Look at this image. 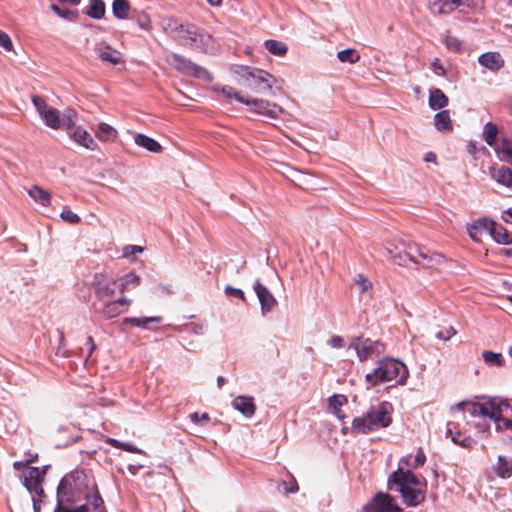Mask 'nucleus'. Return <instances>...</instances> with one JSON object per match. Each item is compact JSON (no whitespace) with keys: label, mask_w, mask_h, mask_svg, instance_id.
I'll use <instances>...</instances> for the list:
<instances>
[{"label":"nucleus","mask_w":512,"mask_h":512,"mask_svg":"<svg viewBox=\"0 0 512 512\" xmlns=\"http://www.w3.org/2000/svg\"><path fill=\"white\" fill-rule=\"evenodd\" d=\"M140 277L128 273L119 280L99 281L95 288V310L105 319L118 317L126 312L131 300L125 296V291L137 287Z\"/></svg>","instance_id":"1"},{"label":"nucleus","mask_w":512,"mask_h":512,"mask_svg":"<svg viewBox=\"0 0 512 512\" xmlns=\"http://www.w3.org/2000/svg\"><path fill=\"white\" fill-rule=\"evenodd\" d=\"M388 485L391 489L395 486L405 505L415 507L425 500V489L422 482L409 470H404L399 467L397 471L393 472L389 479Z\"/></svg>","instance_id":"2"},{"label":"nucleus","mask_w":512,"mask_h":512,"mask_svg":"<svg viewBox=\"0 0 512 512\" xmlns=\"http://www.w3.org/2000/svg\"><path fill=\"white\" fill-rule=\"evenodd\" d=\"M233 75L239 85L259 94L270 93L277 82L269 72L249 66H236L233 68Z\"/></svg>","instance_id":"3"},{"label":"nucleus","mask_w":512,"mask_h":512,"mask_svg":"<svg viewBox=\"0 0 512 512\" xmlns=\"http://www.w3.org/2000/svg\"><path fill=\"white\" fill-rule=\"evenodd\" d=\"M169 34L181 44L192 49L208 52L213 49V38L193 24L171 23L167 28Z\"/></svg>","instance_id":"4"},{"label":"nucleus","mask_w":512,"mask_h":512,"mask_svg":"<svg viewBox=\"0 0 512 512\" xmlns=\"http://www.w3.org/2000/svg\"><path fill=\"white\" fill-rule=\"evenodd\" d=\"M392 405L389 402H382L372 406L363 415L354 418L352 429L358 433H369L388 427L392 422Z\"/></svg>","instance_id":"5"},{"label":"nucleus","mask_w":512,"mask_h":512,"mask_svg":"<svg viewBox=\"0 0 512 512\" xmlns=\"http://www.w3.org/2000/svg\"><path fill=\"white\" fill-rule=\"evenodd\" d=\"M409 376L408 369L404 363L394 358H384L378 361L376 368L365 376L370 386H376L389 381H396L404 384Z\"/></svg>","instance_id":"6"},{"label":"nucleus","mask_w":512,"mask_h":512,"mask_svg":"<svg viewBox=\"0 0 512 512\" xmlns=\"http://www.w3.org/2000/svg\"><path fill=\"white\" fill-rule=\"evenodd\" d=\"M215 91L227 99H236L238 102L249 106L251 112L270 119H277L279 114L284 113V109L280 105L262 98L244 96L231 86L215 87Z\"/></svg>","instance_id":"7"},{"label":"nucleus","mask_w":512,"mask_h":512,"mask_svg":"<svg viewBox=\"0 0 512 512\" xmlns=\"http://www.w3.org/2000/svg\"><path fill=\"white\" fill-rule=\"evenodd\" d=\"M386 249L398 264L403 265L406 263V260L415 264L420 262L421 254L424 253L426 248L421 247L414 242L401 240L398 246L387 244Z\"/></svg>","instance_id":"8"},{"label":"nucleus","mask_w":512,"mask_h":512,"mask_svg":"<svg viewBox=\"0 0 512 512\" xmlns=\"http://www.w3.org/2000/svg\"><path fill=\"white\" fill-rule=\"evenodd\" d=\"M349 349H353L359 361L364 362L382 354L384 352V345L370 338L358 337L352 341Z\"/></svg>","instance_id":"9"},{"label":"nucleus","mask_w":512,"mask_h":512,"mask_svg":"<svg viewBox=\"0 0 512 512\" xmlns=\"http://www.w3.org/2000/svg\"><path fill=\"white\" fill-rule=\"evenodd\" d=\"M32 103L46 126L52 129L61 128L60 113L57 109L49 106L42 97L37 95L32 96Z\"/></svg>","instance_id":"10"},{"label":"nucleus","mask_w":512,"mask_h":512,"mask_svg":"<svg viewBox=\"0 0 512 512\" xmlns=\"http://www.w3.org/2000/svg\"><path fill=\"white\" fill-rule=\"evenodd\" d=\"M44 475L45 471L38 467H27L22 474L23 485L31 494H35L39 498L44 497V490L42 487Z\"/></svg>","instance_id":"11"},{"label":"nucleus","mask_w":512,"mask_h":512,"mask_svg":"<svg viewBox=\"0 0 512 512\" xmlns=\"http://www.w3.org/2000/svg\"><path fill=\"white\" fill-rule=\"evenodd\" d=\"M167 62L176 70L184 74L194 75L199 78H205L208 76V72L205 69L197 66L179 54L172 53L167 57Z\"/></svg>","instance_id":"12"},{"label":"nucleus","mask_w":512,"mask_h":512,"mask_svg":"<svg viewBox=\"0 0 512 512\" xmlns=\"http://www.w3.org/2000/svg\"><path fill=\"white\" fill-rule=\"evenodd\" d=\"M363 512H402L395 499L386 493H377Z\"/></svg>","instance_id":"13"},{"label":"nucleus","mask_w":512,"mask_h":512,"mask_svg":"<svg viewBox=\"0 0 512 512\" xmlns=\"http://www.w3.org/2000/svg\"><path fill=\"white\" fill-rule=\"evenodd\" d=\"M85 499V504L74 509L59 507L55 512H106L103 506V500L97 490L88 493Z\"/></svg>","instance_id":"14"},{"label":"nucleus","mask_w":512,"mask_h":512,"mask_svg":"<svg viewBox=\"0 0 512 512\" xmlns=\"http://www.w3.org/2000/svg\"><path fill=\"white\" fill-rule=\"evenodd\" d=\"M253 289L257 298L260 302L261 313L266 315L271 312L273 308L277 305V300L273 296V294L269 291V289L261 284L259 280H256L253 285Z\"/></svg>","instance_id":"15"},{"label":"nucleus","mask_w":512,"mask_h":512,"mask_svg":"<svg viewBox=\"0 0 512 512\" xmlns=\"http://www.w3.org/2000/svg\"><path fill=\"white\" fill-rule=\"evenodd\" d=\"M68 136L78 145L84 147L87 150L95 151L98 149L96 141L88 133V131L81 126L72 127L68 131Z\"/></svg>","instance_id":"16"},{"label":"nucleus","mask_w":512,"mask_h":512,"mask_svg":"<svg viewBox=\"0 0 512 512\" xmlns=\"http://www.w3.org/2000/svg\"><path fill=\"white\" fill-rule=\"evenodd\" d=\"M96 55L106 63L117 65L122 62V54L105 42H99L94 47Z\"/></svg>","instance_id":"17"},{"label":"nucleus","mask_w":512,"mask_h":512,"mask_svg":"<svg viewBox=\"0 0 512 512\" xmlns=\"http://www.w3.org/2000/svg\"><path fill=\"white\" fill-rule=\"evenodd\" d=\"M460 0H428V7L433 14L446 15L461 7Z\"/></svg>","instance_id":"18"},{"label":"nucleus","mask_w":512,"mask_h":512,"mask_svg":"<svg viewBox=\"0 0 512 512\" xmlns=\"http://www.w3.org/2000/svg\"><path fill=\"white\" fill-rule=\"evenodd\" d=\"M491 220L487 218L478 219L467 226V232L471 239L481 241L482 236L490 232Z\"/></svg>","instance_id":"19"},{"label":"nucleus","mask_w":512,"mask_h":512,"mask_svg":"<svg viewBox=\"0 0 512 512\" xmlns=\"http://www.w3.org/2000/svg\"><path fill=\"white\" fill-rule=\"evenodd\" d=\"M94 134L100 142L104 143L114 142L118 137L117 129L105 122L97 124Z\"/></svg>","instance_id":"20"},{"label":"nucleus","mask_w":512,"mask_h":512,"mask_svg":"<svg viewBox=\"0 0 512 512\" xmlns=\"http://www.w3.org/2000/svg\"><path fill=\"white\" fill-rule=\"evenodd\" d=\"M478 62L483 67L496 71L504 66V60L497 52H486L479 56Z\"/></svg>","instance_id":"21"},{"label":"nucleus","mask_w":512,"mask_h":512,"mask_svg":"<svg viewBox=\"0 0 512 512\" xmlns=\"http://www.w3.org/2000/svg\"><path fill=\"white\" fill-rule=\"evenodd\" d=\"M444 262L445 258L442 254L425 249L424 253L421 254L420 262H418L417 265L423 268L436 269Z\"/></svg>","instance_id":"22"},{"label":"nucleus","mask_w":512,"mask_h":512,"mask_svg":"<svg viewBox=\"0 0 512 512\" xmlns=\"http://www.w3.org/2000/svg\"><path fill=\"white\" fill-rule=\"evenodd\" d=\"M232 406L242 413L245 417H252L255 413L256 406L254 404L253 398L248 396H237L233 402Z\"/></svg>","instance_id":"23"},{"label":"nucleus","mask_w":512,"mask_h":512,"mask_svg":"<svg viewBox=\"0 0 512 512\" xmlns=\"http://www.w3.org/2000/svg\"><path fill=\"white\" fill-rule=\"evenodd\" d=\"M490 175L497 183L512 188V169L506 166L491 167Z\"/></svg>","instance_id":"24"},{"label":"nucleus","mask_w":512,"mask_h":512,"mask_svg":"<svg viewBox=\"0 0 512 512\" xmlns=\"http://www.w3.org/2000/svg\"><path fill=\"white\" fill-rule=\"evenodd\" d=\"M493 472L501 479L512 477V458L499 455L492 467Z\"/></svg>","instance_id":"25"},{"label":"nucleus","mask_w":512,"mask_h":512,"mask_svg":"<svg viewBox=\"0 0 512 512\" xmlns=\"http://www.w3.org/2000/svg\"><path fill=\"white\" fill-rule=\"evenodd\" d=\"M495 153L500 161L512 165V138H502L495 146Z\"/></svg>","instance_id":"26"},{"label":"nucleus","mask_w":512,"mask_h":512,"mask_svg":"<svg viewBox=\"0 0 512 512\" xmlns=\"http://www.w3.org/2000/svg\"><path fill=\"white\" fill-rule=\"evenodd\" d=\"M489 235L493 238L495 242L502 245H510L512 235L509 234L507 229L501 224H497L494 221H491L490 232Z\"/></svg>","instance_id":"27"},{"label":"nucleus","mask_w":512,"mask_h":512,"mask_svg":"<svg viewBox=\"0 0 512 512\" xmlns=\"http://www.w3.org/2000/svg\"><path fill=\"white\" fill-rule=\"evenodd\" d=\"M28 195L40 206L49 207L51 204V194L39 185H33L28 190Z\"/></svg>","instance_id":"28"},{"label":"nucleus","mask_w":512,"mask_h":512,"mask_svg":"<svg viewBox=\"0 0 512 512\" xmlns=\"http://www.w3.org/2000/svg\"><path fill=\"white\" fill-rule=\"evenodd\" d=\"M448 105V97L439 88L430 90L429 106L433 110L443 109Z\"/></svg>","instance_id":"29"},{"label":"nucleus","mask_w":512,"mask_h":512,"mask_svg":"<svg viewBox=\"0 0 512 512\" xmlns=\"http://www.w3.org/2000/svg\"><path fill=\"white\" fill-rule=\"evenodd\" d=\"M434 125L438 131L448 132L452 130V120L448 110H442L435 114Z\"/></svg>","instance_id":"30"},{"label":"nucleus","mask_w":512,"mask_h":512,"mask_svg":"<svg viewBox=\"0 0 512 512\" xmlns=\"http://www.w3.org/2000/svg\"><path fill=\"white\" fill-rule=\"evenodd\" d=\"M134 141L138 146L145 148L149 152L159 153L162 150L161 145L156 140L144 134L135 135Z\"/></svg>","instance_id":"31"},{"label":"nucleus","mask_w":512,"mask_h":512,"mask_svg":"<svg viewBox=\"0 0 512 512\" xmlns=\"http://www.w3.org/2000/svg\"><path fill=\"white\" fill-rule=\"evenodd\" d=\"M451 425H452V423L448 422L447 429H446V436L447 437L450 436L452 441L455 444H458L465 448H471L475 444V440L471 437H462V435L460 433L454 434Z\"/></svg>","instance_id":"32"},{"label":"nucleus","mask_w":512,"mask_h":512,"mask_svg":"<svg viewBox=\"0 0 512 512\" xmlns=\"http://www.w3.org/2000/svg\"><path fill=\"white\" fill-rule=\"evenodd\" d=\"M347 404V397L342 394H334L328 399V406L330 411L338 418H342L341 407Z\"/></svg>","instance_id":"33"},{"label":"nucleus","mask_w":512,"mask_h":512,"mask_svg":"<svg viewBox=\"0 0 512 512\" xmlns=\"http://www.w3.org/2000/svg\"><path fill=\"white\" fill-rule=\"evenodd\" d=\"M162 321L161 316L153 317H131L123 320L124 324H128L135 327L146 328L149 323H159Z\"/></svg>","instance_id":"34"},{"label":"nucleus","mask_w":512,"mask_h":512,"mask_svg":"<svg viewBox=\"0 0 512 512\" xmlns=\"http://www.w3.org/2000/svg\"><path fill=\"white\" fill-rule=\"evenodd\" d=\"M105 11L106 7L103 0H90L86 14L93 19H102L105 15Z\"/></svg>","instance_id":"35"},{"label":"nucleus","mask_w":512,"mask_h":512,"mask_svg":"<svg viewBox=\"0 0 512 512\" xmlns=\"http://www.w3.org/2000/svg\"><path fill=\"white\" fill-rule=\"evenodd\" d=\"M498 132H499L498 127L494 123L488 122L484 125L483 139L488 146L495 147L497 145L496 138H497Z\"/></svg>","instance_id":"36"},{"label":"nucleus","mask_w":512,"mask_h":512,"mask_svg":"<svg viewBox=\"0 0 512 512\" xmlns=\"http://www.w3.org/2000/svg\"><path fill=\"white\" fill-rule=\"evenodd\" d=\"M482 358L491 367H502L505 365V358L501 353L485 350L482 352Z\"/></svg>","instance_id":"37"},{"label":"nucleus","mask_w":512,"mask_h":512,"mask_svg":"<svg viewBox=\"0 0 512 512\" xmlns=\"http://www.w3.org/2000/svg\"><path fill=\"white\" fill-rule=\"evenodd\" d=\"M130 11V5L127 0H114L112 3L113 15L118 19H126Z\"/></svg>","instance_id":"38"},{"label":"nucleus","mask_w":512,"mask_h":512,"mask_svg":"<svg viewBox=\"0 0 512 512\" xmlns=\"http://www.w3.org/2000/svg\"><path fill=\"white\" fill-rule=\"evenodd\" d=\"M426 457L423 452V450L420 448L418 449L416 455L414 456L413 461H411V456L404 457L400 460L399 467H402L404 465L410 466V467H419L422 466L425 463Z\"/></svg>","instance_id":"39"},{"label":"nucleus","mask_w":512,"mask_h":512,"mask_svg":"<svg viewBox=\"0 0 512 512\" xmlns=\"http://www.w3.org/2000/svg\"><path fill=\"white\" fill-rule=\"evenodd\" d=\"M337 58L342 63L354 64L360 60V54L352 48L341 50L337 53Z\"/></svg>","instance_id":"40"},{"label":"nucleus","mask_w":512,"mask_h":512,"mask_svg":"<svg viewBox=\"0 0 512 512\" xmlns=\"http://www.w3.org/2000/svg\"><path fill=\"white\" fill-rule=\"evenodd\" d=\"M265 48L273 55L283 56L287 52V46L285 43L277 40H267L264 43Z\"/></svg>","instance_id":"41"},{"label":"nucleus","mask_w":512,"mask_h":512,"mask_svg":"<svg viewBox=\"0 0 512 512\" xmlns=\"http://www.w3.org/2000/svg\"><path fill=\"white\" fill-rule=\"evenodd\" d=\"M105 442L110 444L111 446H113L115 448L122 449V450L127 451V452L139 453V454L143 453V450H141L140 448H137V447L133 446L130 443L121 442V441H119L117 439H114V438H107L105 440Z\"/></svg>","instance_id":"42"},{"label":"nucleus","mask_w":512,"mask_h":512,"mask_svg":"<svg viewBox=\"0 0 512 512\" xmlns=\"http://www.w3.org/2000/svg\"><path fill=\"white\" fill-rule=\"evenodd\" d=\"M51 9L59 17L70 20V21H74L78 17V12L76 10H69V9L63 10L60 7H58L57 5H52Z\"/></svg>","instance_id":"43"},{"label":"nucleus","mask_w":512,"mask_h":512,"mask_svg":"<svg viewBox=\"0 0 512 512\" xmlns=\"http://www.w3.org/2000/svg\"><path fill=\"white\" fill-rule=\"evenodd\" d=\"M75 120L76 112L74 110H67L61 119V127L70 130L72 127H75Z\"/></svg>","instance_id":"44"},{"label":"nucleus","mask_w":512,"mask_h":512,"mask_svg":"<svg viewBox=\"0 0 512 512\" xmlns=\"http://www.w3.org/2000/svg\"><path fill=\"white\" fill-rule=\"evenodd\" d=\"M445 45L447 49L453 52H459L462 49V42L450 34L446 35L445 37Z\"/></svg>","instance_id":"45"},{"label":"nucleus","mask_w":512,"mask_h":512,"mask_svg":"<svg viewBox=\"0 0 512 512\" xmlns=\"http://www.w3.org/2000/svg\"><path fill=\"white\" fill-rule=\"evenodd\" d=\"M355 284L361 292H367L372 288V283L363 274H358L354 278Z\"/></svg>","instance_id":"46"},{"label":"nucleus","mask_w":512,"mask_h":512,"mask_svg":"<svg viewBox=\"0 0 512 512\" xmlns=\"http://www.w3.org/2000/svg\"><path fill=\"white\" fill-rule=\"evenodd\" d=\"M60 217L63 221L69 224H77L80 221V217L69 209H63L60 214Z\"/></svg>","instance_id":"47"},{"label":"nucleus","mask_w":512,"mask_h":512,"mask_svg":"<svg viewBox=\"0 0 512 512\" xmlns=\"http://www.w3.org/2000/svg\"><path fill=\"white\" fill-rule=\"evenodd\" d=\"M0 47H2L5 51L10 52L13 50V44L10 36L0 30Z\"/></svg>","instance_id":"48"},{"label":"nucleus","mask_w":512,"mask_h":512,"mask_svg":"<svg viewBox=\"0 0 512 512\" xmlns=\"http://www.w3.org/2000/svg\"><path fill=\"white\" fill-rule=\"evenodd\" d=\"M431 69H432L433 73L437 76H445L446 75V69L442 65L439 58H435L431 62Z\"/></svg>","instance_id":"49"},{"label":"nucleus","mask_w":512,"mask_h":512,"mask_svg":"<svg viewBox=\"0 0 512 512\" xmlns=\"http://www.w3.org/2000/svg\"><path fill=\"white\" fill-rule=\"evenodd\" d=\"M205 327L206 326L204 323H192V324H185L183 326L184 329H189L195 335L203 334Z\"/></svg>","instance_id":"50"},{"label":"nucleus","mask_w":512,"mask_h":512,"mask_svg":"<svg viewBox=\"0 0 512 512\" xmlns=\"http://www.w3.org/2000/svg\"><path fill=\"white\" fill-rule=\"evenodd\" d=\"M455 334V330L449 327L445 330L439 331L435 334V337L439 340L447 341Z\"/></svg>","instance_id":"51"},{"label":"nucleus","mask_w":512,"mask_h":512,"mask_svg":"<svg viewBox=\"0 0 512 512\" xmlns=\"http://www.w3.org/2000/svg\"><path fill=\"white\" fill-rule=\"evenodd\" d=\"M225 293L228 296L238 297L241 300L245 301V295L244 292L241 289L234 288L231 286H226Z\"/></svg>","instance_id":"52"},{"label":"nucleus","mask_w":512,"mask_h":512,"mask_svg":"<svg viewBox=\"0 0 512 512\" xmlns=\"http://www.w3.org/2000/svg\"><path fill=\"white\" fill-rule=\"evenodd\" d=\"M190 419L195 424H204V423H207L210 418L207 413H203L200 416L197 412H194L190 415Z\"/></svg>","instance_id":"53"},{"label":"nucleus","mask_w":512,"mask_h":512,"mask_svg":"<svg viewBox=\"0 0 512 512\" xmlns=\"http://www.w3.org/2000/svg\"><path fill=\"white\" fill-rule=\"evenodd\" d=\"M327 344L331 348H342L344 346V339L339 335H334L328 340Z\"/></svg>","instance_id":"54"},{"label":"nucleus","mask_w":512,"mask_h":512,"mask_svg":"<svg viewBox=\"0 0 512 512\" xmlns=\"http://www.w3.org/2000/svg\"><path fill=\"white\" fill-rule=\"evenodd\" d=\"M142 251H143V248L141 246L128 245V246L124 247L123 255H124V257H130L131 255H134L136 253H141Z\"/></svg>","instance_id":"55"},{"label":"nucleus","mask_w":512,"mask_h":512,"mask_svg":"<svg viewBox=\"0 0 512 512\" xmlns=\"http://www.w3.org/2000/svg\"><path fill=\"white\" fill-rule=\"evenodd\" d=\"M461 6H467L474 9H481L483 7V0H460Z\"/></svg>","instance_id":"56"},{"label":"nucleus","mask_w":512,"mask_h":512,"mask_svg":"<svg viewBox=\"0 0 512 512\" xmlns=\"http://www.w3.org/2000/svg\"><path fill=\"white\" fill-rule=\"evenodd\" d=\"M282 485L284 486V489H285V491H286L287 493H296V492L299 490L298 484H297V482L295 481V479H293V480L291 481V483L289 484V486H288V484H287V483H285V482H282Z\"/></svg>","instance_id":"57"},{"label":"nucleus","mask_w":512,"mask_h":512,"mask_svg":"<svg viewBox=\"0 0 512 512\" xmlns=\"http://www.w3.org/2000/svg\"><path fill=\"white\" fill-rule=\"evenodd\" d=\"M502 219L506 222V223H511L512 224V207L505 210L503 213H502Z\"/></svg>","instance_id":"58"},{"label":"nucleus","mask_w":512,"mask_h":512,"mask_svg":"<svg viewBox=\"0 0 512 512\" xmlns=\"http://www.w3.org/2000/svg\"><path fill=\"white\" fill-rule=\"evenodd\" d=\"M87 345L89 346L88 356H90L95 349V344H94L93 338L91 336H89L87 338Z\"/></svg>","instance_id":"59"},{"label":"nucleus","mask_w":512,"mask_h":512,"mask_svg":"<svg viewBox=\"0 0 512 512\" xmlns=\"http://www.w3.org/2000/svg\"><path fill=\"white\" fill-rule=\"evenodd\" d=\"M69 483V479L68 478H63L59 484V487H58V490H63L66 485Z\"/></svg>","instance_id":"60"},{"label":"nucleus","mask_w":512,"mask_h":512,"mask_svg":"<svg viewBox=\"0 0 512 512\" xmlns=\"http://www.w3.org/2000/svg\"><path fill=\"white\" fill-rule=\"evenodd\" d=\"M14 468L16 470H20L22 468H24L26 466V464L24 462H21V461H17L13 464Z\"/></svg>","instance_id":"61"},{"label":"nucleus","mask_w":512,"mask_h":512,"mask_svg":"<svg viewBox=\"0 0 512 512\" xmlns=\"http://www.w3.org/2000/svg\"><path fill=\"white\" fill-rule=\"evenodd\" d=\"M207 2L214 7H219L222 4V0H207Z\"/></svg>","instance_id":"62"},{"label":"nucleus","mask_w":512,"mask_h":512,"mask_svg":"<svg viewBox=\"0 0 512 512\" xmlns=\"http://www.w3.org/2000/svg\"><path fill=\"white\" fill-rule=\"evenodd\" d=\"M225 382H226V379L223 376H218L217 384H218L219 388H221L224 385Z\"/></svg>","instance_id":"63"},{"label":"nucleus","mask_w":512,"mask_h":512,"mask_svg":"<svg viewBox=\"0 0 512 512\" xmlns=\"http://www.w3.org/2000/svg\"><path fill=\"white\" fill-rule=\"evenodd\" d=\"M435 159L436 156L433 153H429L425 158L426 161H434Z\"/></svg>","instance_id":"64"}]
</instances>
